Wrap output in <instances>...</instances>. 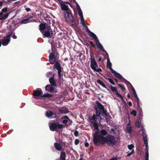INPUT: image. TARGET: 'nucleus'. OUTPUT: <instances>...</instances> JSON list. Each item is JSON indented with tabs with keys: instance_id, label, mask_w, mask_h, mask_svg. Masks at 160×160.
<instances>
[{
	"instance_id": "nucleus-55",
	"label": "nucleus",
	"mask_w": 160,
	"mask_h": 160,
	"mask_svg": "<svg viewBox=\"0 0 160 160\" xmlns=\"http://www.w3.org/2000/svg\"><path fill=\"white\" fill-rule=\"evenodd\" d=\"M8 14H5L3 17H4L5 19H7L8 17Z\"/></svg>"
},
{
	"instance_id": "nucleus-50",
	"label": "nucleus",
	"mask_w": 160,
	"mask_h": 160,
	"mask_svg": "<svg viewBox=\"0 0 160 160\" xmlns=\"http://www.w3.org/2000/svg\"><path fill=\"white\" fill-rule=\"evenodd\" d=\"M130 87L131 88V90L132 91L133 93L136 92L135 89H134V88L132 85V86H130Z\"/></svg>"
},
{
	"instance_id": "nucleus-7",
	"label": "nucleus",
	"mask_w": 160,
	"mask_h": 160,
	"mask_svg": "<svg viewBox=\"0 0 160 160\" xmlns=\"http://www.w3.org/2000/svg\"><path fill=\"white\" fill-rule=\"evenodd\" d=\"M42 33L44 37L51 38L52 35V31L51 27L47 26V28Z\"/></svg>"
},
{
	"instance_id": "nucleus-13",
	"label": "nucleus",
	"mask_w": 160,
	"mask_h": 160,
	"mask_svg": "<svg viewBox=\"0 0 160 160\" xmlns=\"http://www.w3.org/2000/svg\"><path fill=\"white\" fill-rule=\"evenodd\" d=\"M62 123L65 124L66 125H69L72 121L67 116H65L62 118Z\"/></svg>"
},
{
	"instance_id": "nucleus-30",
	"label": "nucleus",
	"mask_w": 160,
	"mask_h": 160,
	"mask_svg": "<svg viewBox=\"0 0 160 160\" xmlns=\"http://www.w3.org/2000/svg\"><path fill=\"white\" fill-rule=\"evenodd\" d=\"M143 140L144 142V143L146 145V148H147V147H148V140L147 138V136L146 135H145V136H143Z\"/></svg>"
},
{
	"instance_id": "nucleus-27",
	"label": "nucleus",
	"mask_w": 160,
	"mask_h": 160,
	"mask_svg": "<svg viewBox=\"0 0 160 160\" xmlns=\"http://www.w3.org/2000/svg\"><path fill=\"white\" fill-rule=\"evenodd\" d=\"M134 97H135L136 100H135V101H136L137 102V107L139 109H140L141 110V109L140 108V105L139 104V99L137 96V95L134 96Z\"/></svg>"
},
{
	"instance_id": "nucleus-38",
	"label": "nucleus",
	"mask_w": 160,
	"mask_h": 160,
	"mask_svg": "<svg viewBox=\"0 0 160 160\" xmlns=\"http://www.w3.org/2000/svg\"><path fill=\"white\" fill-rule=\"evenodd\" d=\"M141 131L142 132V137L145 136V135H146L145 130L143 128H142L141 130H140V132Z\"/></svg>"
},
{
	"instance_id": "nucleus-19",
	"label": "nucleus",
	"mask_w": 160,
	"mask_h": 160,
	"mask_svg": "<svg viewBox=\"0 0 160 160\" xmlns=\"http://www.w3.org/2000/svg\"><path fill=\"white\" fill-rule=\"evenodd\" d=\"M107 67L110 70L111 72H112V71L114 70L112 68V63L110 62L108 56L107 58Z\"/></svg>"
},
{
	"instance_id": "nucleus-21",
	"label": "nucleus",
	"mask_w": 160,
	"mask_h": 160,
	"mask_svg": "<svg viewBox=\"0 0 160 160\" xmlns=\"http://www.w3.org/2000/svg\"><path fill=\"white\" fill-rule=\"evenodd\" d=\"M2 43L3 46H5L7 45L10 41V39H8L5 37L2 40Z\"/></svg>"
},
{
	"instance_id": "nucleus-42",
	"label": "nucleus",
	"mask_w": 160,
	"mask_h": 160,
	"mask_svg": "<svg viewBox=\"0 0 160 160\" xmlns=\"http://www.w3.org/2000/svg\"><path fill=\"white\" fill-rule=\"evenodd\" d=\"M128 147L130 150H132V148L134 147V146L133 144H131L128 145Z\"/></svg>"
},
{
	"instance_id": "nucleus-11",
	"label": "nucleus",
	"mask_w": 160,
	"mask_h": 160,
	"mask_svg": "<svg viewBox=\"0 0 160 160\" xmlns=\"http://www.w3.org/2000/svg\"><path fill=\"white\" fill-rule=\"evenodd\" d=\"M56 60V57L54 53H51L49 57V61L50 64H54L55 63Z\"/></svg>"
},
{
	"instance_id": "nucleus-39",
	"label": "nucleus",
	"mask_w": 160,
	"mask_h": 160,
	"mask_svg": "<svg viewBox=\"0 0 160 160\" xmlns=\"http://www.w3.org/2000/svg\"><path fill=\"white\" fill-rule=\"evenodd\" d=\"M137 112L135 110H133L130 113V114L133 115L134 116H136Z\"/></svg>"
},
{
	"instance_id": "nucleus-63",
	"label": "nucleus",
	"mask_w": 160,
	"mask_h": 160,
	"mask_svg": "<svg viewBox=\"0 0 160 160\" xmlns=\"http://www.w3.org/2000/svg\"><path fill=\"white\" fill-rule=\"evenodd\" d=\"M71 1L74 4H76L77 2H76L75 0H71Z\"/></svg>"
},
{
	"instance_id": "nucleus-46",
	"label": "nucleus",
	"mask_w": 160,
	"mask_h": 160,
	"mask_svg": "<svg viewBox=\"0 0 160 160\" xmlns=\"http://www.w3.org/2000/svg\"><path fill=\"white\" fill-rule=\"evenodd\" d=\"M78 14L79 16L80 17H83V14H82V11L81 10H79L78 11Z\"/></svg>"
},
{
	"instance_id": "nucleus-41",
	"label": "nucleus",
	"mask_w": 160,
	"mask_h": 160,
	"mask_svg": "<svg viewBox=\"0 0 160 160\" xmlns=\"http://www.w3.org/2000/svg\"><path fill=\"white\" fill-rule=\"evenodd\" d=\"M93 70L94 71H96L97 72H98L99 73L100 72L102 71V70L101 68H95V69H94Z\"/></svg>"
},
{
	"instance_id": "nucleus-16",
	"label": "nucleus",
	"mask_w": 160,
	"mask_h": 160,
	"mask_svg": "<svg viewBox=\"0 0 160 160\" xmlns=\"http://www.w3.org/2000/svg\"><path fill=\"white\" fill-rule=\"evenodd\" d=\"M61 9L63 11H65L66 12L71 10L68 6L65 5L63 2L61 5Z\"/></svg>"
},
{
	"instance_id": "nucleus-4",
	"label": "nucleus",
	"mask_w": 160,
	"mask_h": 160,
	"mask_svg": "<svg viewBox=\"0 0 160 160\" xmlns=\"http://www.w3.org/2000/svg\"><path fill=\"white\" fill-rule=\"evenodd\" d=\"M64 15L65 19L67 21L70 22L72 26H76V23L75 22V19L73 16L72 15L71 10L66 12L64 13Z\"/></svg>"
},
{
	"instance_id": "nucleus-53",
	"label": "nucleus",
	"mask_w": 160,
	"mask_h": 160,
	"mask_svg": "<svg viewBox=\"0 0 160 160\" xmlns=\"http://www.w3.org/2000/svg\"><path fill=\"white\" fill-rule=\"evenodd\" d=\"M130 87L131 88V90L132 91L133 93L136 92L135 89H134V88L132 85V86H130Z\"/></svg>"
},
{
	"instance_id": "nucleus-17",
	"label": "nucleus",
	"mask_w": 160,
	"mask_h": 160,
	"mask_svg": "<svg viewBox=\"0 0 160 160\" xmlns=\"http://www.w3.org/2000/svg\"><path fill=\"white\" fill-rule=\"evenodd\" d=\"M112 73L114 74V75L118 78L119 79L121 80L122 82L123 80V78H124L121 75H120L119 73H118L117 72L115 71V70L112 71Z\"/></svg>"
},
{
	"instance_id": "nucleus-9",
	"label": "nucleus",
	"mask_w": 160,
	"mask_h": 160,
	"mask_svg": "<svg viewBox=\"0 0 160 160\" xmlns=\"http://www.w3.org/2000/svg\"><path fill=\"white\" fill-rule=\"evenodd\" d=\"M90 67L93 70L95 69V68H98V64L95 61L93 55H90Z\"/></svg>"
},
{
	"instance_id": "nucleus-22",
	"label": "nucleus",
	"mask_w": 160,
	"mask_h": 160,
	"mask_svg": "<svg viewBox=\"0 0 160 160\" xmlns=\"http://www.w3.org/2000/svg\"><path fill=\"white\" fill-rule=\"evenodd\" d=\"M45 89L46 91L50 92H53L54 90V88L50 84L47 85L45 87Z\"/></svg>"
},
{
	"instance_id": "nucleus-51",
	"label": "nucleus",
	"mask_w": 160,
	"mask_h": 160,
	"mask_svg": "<svg viewBox=\"0 0 160 160\" xmlns=\"http://www.w3.org/2000/svg\"><path fill=\"white\" fill-rule=\"evenodd\" d=\"M130 87L131 88V90L132 91L133 93L136 92L135 89H134V88L132 85V86H130Z\"/></svg>"
},
{
	"instance_id": "nucleus-26",
	"label": "nucleus",
	"mask_w": 160,
	"mask_h": 160,
	"mask_svg": "<svg viewBox=\"0 0 160 160\" xmlns=\"http://www.w3.org/2000/svg\"><path fill=\"white\" fill-rule=\"evenodd\" d=\"M97 82L98 84L101 85L103 87L106 88L109 91L108 88L106 87V85L104 84L102 81L98 79L97 80Z\"/></svg>"
},
{
	"instance_id": "nucleus-49",
	"label": "nucleus",
	"mask_w": 160,
	"mask_h": 160,
	"mask_svg": "<svg viewBox=\"0 0 160 160\" xmlns=\"http://www.w3.org/2000/svg\"><path fill=\"white\" fill-rule=\"evenodd\" d=\"M74 134L76 137H77L78 136V132L77 131H76L74 132Z\"/></svg>"
},
{
	"instance_id": "nucleus-23",
	"label": "nucleus",
	"mask_w": 160,
	"mask_h": 160,
	"mask_svg": "<svg viewBox=\"0 0 160 160\" xmlns=\"http://www.w3.org/2000/svg\"><path fill=\"white\" fill-rule=\"evenodd\" d=\"M49 82L53 86H57L56 83L53 77H51L49 79Z\"/></svg>"
},
{
	"instance_id": "nucleus-5",
	"label": "nucleus",
	"mask_w": 160,
	"mask_h": 160,
	"mask_svg": "<svg viewBox=\"0 0 160 160\" xmlns=\"http://www.w3.org/2000/svg\"><path fill=\"white\" fill-rule=\"evenodd\" d=\"M100 116H98L97 114H94L92 117H90L88 118L89 121L91 123L90 126L92 127V124H93V126L95 129H98V126L97 122V118L98 117Z\"/></svg>"
},
{
	"instance_id": "nucleus-24",
	"label": "nucleus",
	"mask_w": 160,
	"mask_h": 160,
	"mask_svg": "<svg viewBox=\"0 0 160 160\" xmlns=\"http://www.w3.org/2000/svg\"><path fill=\"white\" fill-rule=\"evenodd\" d=\"M126 129L129 133H131L132 132V127L130 126V123H128L126 127Z\"/></svg>"
},
{
	"instance_id": "nucleus-61",
	"label": "nucleus",
	"mask_w": 160,
	"mask_h": 160,
	"mask_svg": "<svg viewBox=\"0 0 160 160\" xmlns=\"http://www.w3.org/2000/svg\"><path fill=\"white\" fill-rule=\"evenodd\" d=\"M128 105H129V106H132V102H131V101H129L128 102Z\"/></svg>"
},
{
	"instance_id": "nucleus-48",
	"label": "nucleus",
	"mask_w": 160,
	"mask_h": 160,
	"mask_svg": "<svg viewBox=\"0 0 160 160\" xmlns=\"http://www.w3.org/2000/svg\"><path fill=\"white\" fill-rule=\"evenodd\" d=\"M79 142V140L77 139L75 140L74 143L76 145H78Z\"/></svg>"
},
{
	"instance_id": "nucleus-20",
	"label": "nucleus",
	"mask_w": 160,
	"mask_h": 160,
	"mask_svg": "<svg viewBox=\"0 0 160 160\" xmlns=\"http://www.w3.org/2000/svg\"><path fill=\"white\" fill-rule=\"evenodd\" d=\"M47 26H46L44 23H41L39 25V28L41 32L42 33L47 28Z\"/></svg>"
},
{
	"instance_id": "nucleus-36",
	"label": "nucleus",
	"mask_w": 160,
	"mask_h": 160,
	"mask_svg": "<svg viewBox=\"0 0 160 160\" xmlns=\"http://www.w3.org/2000/svg\"><path fill=\"white\" fill-rule=\"evenodd\" d=\"M127 153H128V154L126 156V157L130 156L132 154H133L135 153V151L134 149H132L131 152L128 153V152Z\"/></svg>"
},
{
	"instance_id": "nucleus-10",
	"label": "nucleus",
	"mask_w": 160,
	"mask_h": 160,
	"mask_svg": "<svg viewBox=\"0 0 160 160\" xmlns=\"http://www.w3.org/2000/svg\"><path fill=\"white\" fill-rule=\"evenodd\" d=\"M42 92L40 88H38L36 90H34L32 95L36 99H38L40 96H42Z\"/></svg>"
},
{
	"instance_id": "nucleus-3",
	"label": "nucleus",
	"mask_w": 160,
	"mask_h": 160,
	"mask_svg": "<svg viewBox=\"0 0 160 160\" xmlns=\"http://www.w3.org/2000/svg\"><path fill=\"white\" fill-rule=\"evenodd\" d=\"M102 139L103 141L101 144H102L107 143L109 145L112 146L115 145L117 142L115 137L112 135H108L106 137H102Z\"/></svg>"
},
{
	"instance_id": "nucleus-14",
	"label": "nucleus",
	"mask_w": 160,
	"mask_h": 160,
	"mask_svg": "<svg viewBox=\"0 0 160 160\" xmlns=\"http://www.w3.org/2000/svg\"><path fill=\"white\" fill-rule=\"evenodd\" d=\"M46 115L48 118H54L56 117V114L55 113L49 110L46 112Z\"/></svg>"
},
{
	"instance_id": "nucleus-32",
	"label": "nucleus",
	"mask_w": 160,
	"mask_h": 160,
	"mask_svg": "<svg viewBox=\"0 0 160 160\" xmlns=\"http://www.w3.org/2000/svg\"><path fill=\"white\" fill-rule=\"evenodd\" d=\"M117 97L120 98L121 99L122 102L124 103H126V102L125 101V100H124L123 97L121 94H120L119 93H118L117 94Z\"/></svg>"
},
{
	"instance_id": "nucleus-56",
	"label": "nucleus",
	"mask_w": 160,
	"mask_h": 160,
	"mask_svg": "<svg viewBox=\"0 0 160 160\" xmlns=\"http://www.w3.org/2000/svg\"><path fill=\"white\" fill-rule=\"evenodd\" d=\"M83 26V27H85L87 28V27L86 25L85 24L84 21H83L82 22H81Z\"/></svg>"
},
{
	"instance_id": "nucleus-34",
	"label": "nucleus",
	"mask_w": 160,
	"mask_h": 160,
	"mask_svg": "<svg viewBox=\"0 0 160 160\" xmlns=\"http://www.w3.org/2000/svg\"><path fill=\"white\" fill-rule=\"evenodd\" d=\"M28 20H29V18L24 19L22 20L21 21V23H22L25 24L28 22Z\"/></svg>"
},
{
	"instance_id": "nucleus-2",
	"label": "nucleus",
	"mask_w": 160,
	"mask_h": 160,
	"mask_svg": "<svg viewBox=\"0 0 160 160\" xmlns=\"http://www.w3.org/2000/svg\"><path fill=\"white\" fill-rule=\"evenodd\" d=\"M96 105L94 106V108L95 110L96 113L97 114L98 116H100V118L101 119L100 115L102 113H102L104 114L106 117L108 116V113L107 110L105 109L104 106L98 101L96 102Z\"/></svg>"
},
{
	"instance_id": "nucleus-37",
	"label": "nucleus",
	"mask_w": 160,
	"mask_h": 160,
	"mask_svg": "<svg viewBox=\"0 0 160 160\" xmlns=\"http://www.w3.org/2000/svg\"><path fill=\"white\" fill-rule=\"evenodd\" d=\"M123 82H125L126 83V84L128 85H129L130 86H132L131 84L127 80L125 79V78H123V80L122 81Z\"/></svg>"
},
{
	"instance_id": "nucleus-54",
	"label": "nucleus",
	"mask_w": 160,
	"mask_h": 160,
	"mask_svg": "<svg viewBox=\"0 0 160 160\" xmlns=\"http://www.w3.org/2000/svg\"><path fill=\"white\" fill-rule=\"evenodd\" d=\"M76 4L77 7V9L79 11V10H81L80 8L79 5L78 4V3Z\"/></svg>"
},
{
	"instance_id": "nucleus-59",
	"label": "nucleus",
	"mask_w": 160,
	"mask_h": 160,
	"mask_svg": "<svg viewBox=\"0 0 160 160\" xmlns=\"http://www.w3.org/2000/svg\"><path fill=\"white\" fill-rule=\"evenodd\" d=\"M25 10L27 12H29L31 11V9L29 8H27L25 9Z\"/></svg>"
},
{
	"instance_id": "nucleus-60",
	"label": "nucleus",
	"mask_w": 160,
	"mask_h": 160,
	"mask_svg": "<svg viewBox=\"0 0 160 160\" xmlns=\"http://www.w3.org/2000/svg\"><path fill=\"white\" fill-rule=\"evenodd\" d=\"M84 145H85V147L87 148V147H88L89 144L88 142H86L85 143Z\"/></svg>"
},
{
	"instance_id": "nucleus-40",
	"label": "nucleus",
	"mask_w": 160,
	"mask_h": 160,
	"mask_svg": "<svg viewBox=\"0 0 160 160\" xmlns=\"http://www.w3.org/2000/svg\"><path fill=\"white\" fill-rule=\"evenodd\" d=\"M106 78L107 80H108L109 81V82L111 84H112L113 85H115L114 82H113V81L112 80V79H111L110 78Z\"/></svg>"
},
{
	"instance_id": "nucleus-18",
	"label": "nucleus",
	"mask_w": 160,
	"mask_h": 160,
	"mask_svg": "<svg viewBox=\"0 0 160 160\" xmlns=\"http://www.w3.org/2000/svg\"><path fill=\"white\" fill-rule=\"evenodd\" d=\"M54 146L56 149L59 151L64 150L62 148L59 143L56 142L54 143Z\"/></svg>"
},
{
	"instance_id": "nucleus-35",
	"label": "nucleus",
	"mask_w": 160,
	"mask_h": 160,
	"mask_svg": "<svg viewBox=\"0 0 160 160\" xmlns=\"http://www.w3.org/2000/svg\"><path fill=\"white\" fill-rule=\"evenodd\" d=\"M118 86H119L121 88L122 91H124L126 89L124 87V86L123 85H122L121 84H118Z\"/></svg>"
},
{
	"instance_id": "nucleus-43",
	"label": "nucleus",
	"mask_w": 160,
	"mask_h": 160,
	"mask_svg": "<svg viewBox=\"0 0 160 160\" xmlns=\"http://www.w3.org/2000/svg\"><path fill=\"white\" fill-rule=\"evenodd\" d=\"M88 42H89L92 48H95V45L93 44V43L92 41H88Z\"/></svg>"
},
{
	"instance_id": "nucleus-33",
	"label": "nucleus",
	"mask_w": 160,
	"mask_h": 160,
	"mask_svg": "<svg viewBox=\"0 0 160 160\" xmlns=\"http://www.w3.org/2000/svg\"><path fill=\"white\" fill-rule=\"evenodd\" d=\"M146 150L145 151V159H149V153L148 150V147L146 148Z\"/></svg>"
},
{
	"instance_id": "nucleus-52",
	"label": "nucleus",
	"mask_w": 160,
	"mask_h": 160,
	"mask_svg": "<svg viewBox=\"0 0 160 160\" xmlns=\"http://www.w3.org/2000/svg\"><path fill=\"white\" fill-rule=\"evenodd\" d=\"M130 87L131 88V90L132 91L133 93L136 92L135 89H134V88L132 85V86H130Z\"/></svg>"
},
{
	"instance_id": "nucleus-47",
	"label": "nucleus",
	"mask_w": 160,
	"mask_h": 160,
	"mask_svg": "<svg viewBox=\"0 0 160 160\" xmlns=\"http://www.w3.org/2000/svg\"><path fill=\"white\" fill-rule=\"evenodd\" d=\"M12 32H11L10 33L7 35L6 37L8 38V39H9L10 40V37L12 36Z\"/></svg>"
},
{
	"instance_id": "nucleus-45",
	"label": "nucleus",
	"mask_w": 160,
	"mask_h": 160,
	"mask_svg": "<svg viewBox=\"0 0 160 160\" xmlns=\"http://www.w3.org/2000/svg\"><path fill=\"white\" fill-rule=\"evenodd\" d=\"M8 11V8H5L2 10V12H6Z\"/></svg>"
},
{
	"instance_id": "nucleus-29",
	"label": "nucleus",
	"mask_w": 160,
	"mask_h": 160,
	"mask_svg": "<svg viewBox=\"0 0 160 160\" xmlns=\"http://www.w3.org/2000/svg\"><path fill=\"white\" fill-rule=\"evenodd\" d=\"M53 96V95L52 94L47 93L43 95L42 96V97L50 98L52 97Z\"/></svg>"
},
{
	"instance_id": "nucleus-6",
	"label": "nucleus",
	"mask_w": 160,
	"mask_h": 160,
	"mask_svg": "<svg viewBox=\"0 0 160 160\" xmlns=\"http://www.w3.org/2000/svg\"><path fill=\"white\" fill-rule=\"evenodd\" d=\"M54 67L58 70V74L59 79V80L61 79V78L63 76V75L62 74H61V72L63 70V68L61 66L60 63L57 61L55 63Z\"/></svg>"
},
{
	"instance_id": "nucleus-1",
	"label": "nucleus",
	"mask_w": 160,
	"mask_h": 160,
	"mask_svg": "<svg viewBox=\"0 0 160 160\" xmlns=\"http://www.w3.org/2000/svg\"><path fill=\"white\" fill-rule=\"evenodd\" d=\"M97 131L92 134L93 139V141L94 145H96L98 143L101 144L103 140L102 137H105L104 136L107 135L108 132L104 129L100 130L99 129H96Z\"/></svg>"
},
{
	"instance_id": "nucleus-15",
	"label": "nucleus",
	"mask_w": 160,
	"mask_h": 160,
	"mask_svg": "<svg viewBox=\"0 0 160 160\" xmlns=\"http://www.w3.org/2000/svg\"><path fill=\"white\" fill-rule=\"evenodd\" d=\"M87 32L88 33V35L93 38L95 41L98 39L96 35L94 33L91 32L88 27H87Z\"/></svg>"
},
{
	"instance_id": "nucleus-58",
	"label": "nucleus",
	"mask_w": 160,
	"mask_h": 160,
	"mask_svg": "<svg viewBox=\"0 0 160 160\" xmlns=\"http://www.w3.org/2000/svg\"><path fill=\"white\" fill-rule=\"evenodd\" d=\"M32 17H29L28 18H29V20H28V22H33V21H34L33 20H31L30 19L31 18H32Z\"/></svg>"
},
{
	"instance_id": "nucleus-31",
	"label": "nucleus",
	"mask_w": 160,
	"mask_h": 160,
	"mask_svg": "<svg viewBox=\"0 0 160 160\" xmlns=\"http://www.w3.org/2000/svg\"><path fill=\"white\" fill-rule=\"evenodd\" d=\"M141 124V123L140 121V120L138 119L135 122V125L136 127L138 128L140 127V126Z\"/></svg>"
},
{
	"instance_id": "nucleus-25",
	"label": "nucleus",
	"mask_w": 160,
	"mask_h": 160,
	"mask_svg": "<svg viewBox=\"0 0 160 160\" xmlns=\"http://www.w3.org/2000/svg\"><path fill=\"white\" fill-rule=\"evenodd\" d=\"M66 158L65 152H64L62 151L60 153V159L62 160H65Z\"/></svg>"
},
{
	"instance_id": "nucleus-64",
	"label": "nucleus",
	"mask_w": 160,
	"mask_h": 160,
	"mask_svg": "<svg viewBox=\"0 0 160 160\" xmlns=\"http://www.w3.org/2000/svg\"><path fill=\"white\" fill-rule=\"evenodd\" d=\"M12 38L14 39H16L17 38V37L15 35V34H14L13 35V36H12Z\"/></svg>"
},
{
	"instance_id": "nucleus-44",
	"label": "nucleus",
	"mask_w": 160,
	"mask_h": 160,
	"mask_svg": "<svg viewBox=\"0 0 160 160\" xmlns=\"http://www.w3.org/2000/svg\"><path fill=\"white\" fill-rule=\"evenodd\" d=\"M110 132L112 134H115L116 133L115 129L114 128H111L110 130Z\"/></svg>"
},
{
	"instance_id": "nucleus-57",
	"label": "nucleus",
	"mask_w": 160,
	"mask_h": 160,
	"mask_svg": "<svg viewBox=\"0 0 160 160\" xmlns=\"http://www.w3.org/2000/svg\"><path fill=\"white\" fill-rule=\"evenodd\" d=\"M66 112H64L63 110H62L61 111V112L62 113H67L69 112L68 109H67V110H66Z\"/></svg>"
},
{
	"instance_id": "nucleus-28",
	"label": "nucleus",
	"mask_w": 160,
	"mask_h": 160,
	"mask_svg": "<svg viewBox=\"0 0 160 160\" xmlns=\"http://www.w3.org/2000/svg\"><path fill=\"white\" fill-rule=\"evenodd\" d=\"M110 88L111 89V90H112V91L114 92H115V93L116 94V95H117V94L118 93H119L117 91V88L116 87H113L111 85L110 86Z\"/></svg>"
},
{
	"instance_id": "nucleus-8",
	"label": "nucleus",
	"mask_w": 160,
	"mask_h": 160,
	"mask_svg": "<svg viewBox=\"0 0 160 160\" xmlns=\"http://www.w3.org/2000/svg\"><path fill=\"white\" fill-rule=\"evenodd\" d=\"M50 124V125L49 126L50 129L52 131L56 130V129H61L63 126L62 125L58 123H56L55 122Z\"/></svg>"
},
{
	"instance_id": "nucleus-62",
	"label": "nucleus",
	"mask_w": 160,
	"mask_h": 160,
	"mask_svg": "<svg viewBox=\"0 0 160 160\" xmlns=\"http://www.w3.org/2000/svg\"><path fill=\"white\" fill-rule=\"evenodd\" d=\"M57 0L59 2V3L60 4V5L63 2V1L61 0Z\"/></svg>"
},
{
	"instance_id": "nucleus-12",
	"label": "nucleus",
	"mask_w": 160,
	"mask_h": 160,
	"mask_svg": "<svg viewBox=\"0 0 160 160\" xmlns=\"http://www.w3.org/2000/svg\"><path fill=\"white\" fill-rule=\"evenodd\" d=\"M96 45L98 48L101 51H102L105 52L107 55L108 56V54L107 52L105 50L103 46L101 44L99 40H97L95 41Z\"/></svg>"
}]
</instances>
